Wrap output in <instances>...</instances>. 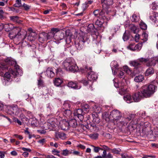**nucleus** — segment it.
<instances>
[{"label":"nucleus","instance_id":"1","mask_svg":"<svg viewBox=\"0 0 158 158\" xmlns=\"http://www.w3.org/2000/svg\"><path fill=\"white\" fill-rule=\"evenodd\" d=\"M5 27L9 28L10 30H12L9 34V36L10 39L17 40L19 43L26 38L27 31L21 28L17 27H15L11 24H6Z\"/></svg>","mask_w":158,"mask_h":158},{"label":"nucleus","instance_id":"2","mask_svg":"<svg viewBox=\"0 0 158 158\" xmlns=\"http://www.w3.org/2000/svg\"><path fill=\"white\" fill-rule=\"evenodd\" d=\"M157 88V87L153 84L148 85H145L142 87V92L144 97L145 98H149L155 92Z\"/></svg>","mask_w":158,"mask_h":158},{"label":"nucleus","instance_id":"3","mask_svg":"<svg viewBox=\"0 0 158 158\" xmlns=\"http://www.w3.org/2000/svg\"><path fill=\"white\" fill-rule=\"evenodd\" d=\"M92 67H88L87 66H85L83 68V70L85 71L88 73L87 77L88 79L90 81L92 80H95L98 78V77L95 73L92 71Z\"/></svg>","mask_w":158,"mask_h":158},{"label":"nucleus","instance_id":"4","mask_svg":"<svg viewBox=\"0 0 158 158\" xmlns=\"http://www.w3.org/2000/svg\"><path fill=\"white\" fill-rule=\"evenodd\" d=\"M110 115L111 116V118H113V120L114 122L117 121L122 117L121 112L117 110H114L111 111Z\"/></svg>","mask_w":158,"mask_h":158},{"label":"nucleus","instance_id":"5","mask_svg":"<svg viewBox=\"0 0 158 158\" xmlns=\"http://www.w3.org/2000/svg\"><path fill=\"white\" fill-rule=\"evenodd\" d=\"M7 112L10 115L14 114L17 115L19 113L18 107L17 105L8 106L7 107Z\"/></svg>","mask_w":158,"mask_h":158},{"label":"nucleus","instance_id":"6","mask_svg":"<svg viewBox=\"0 0 158 158\" xmlns=\"http://www.w3.org/2000/svg\"><path fill=\"white\" fill-rule=\"evenodd\" d=\"M14 66L15 70L11 71V74L15 77L21 76L22 74V70L19 69V66L17 65L16 63V64L14 65Z\"/></svg>","mask_w":158,"mask_h":158},{"label":"nucleus","instance_id":"7","mask_svg":"<svg viewBox=\"0 0 158 158\" xmlns=\"http://www.w3.org/2000/svg\"><path fill=\"white\" fill-rule=\"evenodd\" d=\"M143 94L142 90L140 91L135 93L132 95V100L135 102L139 101L142 98L144 97Z\"/></svg>","mask_w":158,"mask_h":158},{"label":"nucleus","instance_id":"8","mask_svg":"<svg viewBox=\"0 0 158 158\" xmlns=\"http://www.w3.org/2000/svg\"><path fill=\"white\" fill-rule=\"evenodd\" d=\"M86 31L88 33H91L96 35H98L99 34L98 29L95 28L94 25L93 24H89L88 25Z\"/></svg>","mask_w":158,"mask_h":158},{"label":"nucleus","instance_id":"9","mask_svg":"<svg viewBox=\"0 0 158 158\" xmlns=\"http://www.w3.org/2000/svg\"><path fill=\"white\" fill-rule=\"evenodd\" d=\"M112 71L114 74H117L118 77L121 78H123L124 77V73L121 70V69L115 67L112 69Z\"/></svg>","mask_w":158,"mask_h":158},{"label":"nucleus","instance_id":"10","mask_svg":"<svg viewBox=\"0 0 158 158\" xmlns=\"http://www.w3.org/2000/svg\"><path fill=\"white\" fill-rule=\"evenodd\" d=\"M124 69H125V71H126L127 73L129 74L130 73V74L132 77L138 76V75H137L138 73L139 72V71L138 70L137 68H135L133 71L131 72L130 69L127 66H125L124 67Z\"/></svg>","mask_w":158,"mask_h":158},{"label":"nucleus","instance_id":"11","mask_svg":"<svg viewBox=\"0 0 158 158\" xmlns=\"http://www.w3.org/2000/svg\"><path fill=\"white\" fill-rule=\"evenodd\" d=\"M45 73L46 76L50 78L53 77L55 75V73L53 71V69L51 67L48 68L45 72Z\"/></svg>","mask_w":158,"mask_h":158},{"label":"nucleus","instance_id":"12","mask_svg":"<svg viewBox=\"0 0 158 158\" xmlns=\"http://www.w3.org/2000/svg\"><path fill=\"white\" fill-rule=\"evenodd\" d=\"M64 37V31L60 30L55 35L54 39L57 41H59L63 39Z\"/></svg>","mask_w":158,"mask_h":158},{"label":"nucleus","instance_id":"13","mask_svg":"<svg viewBox=\"0 0 158 158\" xmlns=\"http://www.w3.org/2000/svg\"><path fill=\"white\" fill-rule=\"evenodd\" d=\"M55 136L56 138L55 140H57L59 139L64 140L66 138V134L65 133L59 132H55Z\"/></svg>","mask_w":158,"mask_h":158},{"label":"nucleus","instance_id":"14","mask_svg":"<svg viewBox=\"0 0 158 158\" xmlns=\"http://www.w3.org/2000/svg\"><path fill=\"white\" fill-rule=\"evenodd\" d=\"M67 86L69 87L75 89H79L81 87V86L79 85V84L76 83V82H73L72 81L69 82Z\"/></svg>","mask_w":158,"mask_h":158},{"label":"nucleus","instance_id":"15","mask_svg":"<svg viewBox=\"0 0 158 158\" xmlns=\"http://www.w3.org/2000/svg\"><path fill=\"white\" fill-rule=\"evenodd\" d=\"M104 23V21L102 19H97L95 22V24L98 26L97 27L99 29V27L101 28V29L100 30V32H102L104 29V27L103 26V24Z\"/></svg>","mask_w":158,"mask_h":158},{"label":"nucleus","instance_id":"16","mask_svg":"<svg viewBox=\"0 0 158 158\" xmlns=\"http://www.w3.org/2000/svg\"><path fill=\"white\" fill-rule=\"evenodd\" d=\"M60 126L63 130H67L68 129L69 126L68 122L63 121L60 123Z\"/></svg>","mask_w":158,"mask_h":158},{"label":"nucleus","instance_id":"17","mask_svg":"<svg viewBox=\"0 0 158 158\" xmlns=\"http://www.w3.org/2000/svg\"><path fill=\"white\" fill-rule=\"evenodd\" d=\"M135 117L134 114H131L129 115L126 118H124V120L121 122V124L123 125H127L128 122L131 120L133 119Z\"/></svg>","mask_w":158,"mask_h":158},{"label":"nucleus","instance_id":"18","mask_svg":"<svg viewBox=\"0 0 158 158\" xmlns=\"http://www.w3.org/2000/svg\"><path fill=\"white\" fill-rule=\"evenodd\" d=\"M150 18L153 22L156 23L158 21V13L155 12H152L150 16Z\"/></svg>","mask_w":158,"mask_h":158},{"label":"nucleus","instance_id":"19","mask_svg":"<svg viewBox=\"0 0 158 158\" xmlns=\"http://www.w3.org/2000/svg\"><path fill=\"white\" fill-rule=\"evenodd\" d=\"M72 63V62L69 60H65L62 64L63 66L66 70H68L69 68L71 65Z\"/></svg>","mask_w":158,"mask_h":158},{"label":"nucleus","instance_id":"20","mask_svg":"<svg viewBox=\"0 0 158 158\" xmlns=\"http://www.w3.org/2000/svg\"><path fill=\"white\" fill-rule=\"evenodd\" d=\"M63 81L62 79L60 78H55L53 81V82L55 85L57 87L60 86L63 83Z\"/></svg>","mask_w":158,"mask_h":158},{"label":"nucleus","instance_id":"21","mask_svg":"<svg viewBox=\"0 0 158 158\" xmlns=\"http://www.w3.org/2000/svg\"><path fill=\"white\" fill-rule=\"evenodd\" d=\"M130 64L132 66L135 67V68H137L138 67H139L141 64L138 61V59L136 60L132 61L130 62Z\"/></svg>","mask_w":158,"mask_h":158},{"label":"nucleus","instance_id":"22","mask_svg":"<svg viewBox=\"0 0 158 158\" xmlns=\"http://www.w3.org/2000/svg\"><path fill=\"white\" fill-rule=\"evenodd\" d=\"M78 68V67L77 65L73 62L71 64V65L69 68L68 70L75 72L77 71Z\"/></svg>","mask_w":158,"mask_h":158},{"label":"nucleus","instance_id":"23","mask_svg":"<svg viewBox=\"0 0 158 158\" xmlns=\"http://www.w3.org/2000/svg\"><path fill=\"white\" fill-rule=\"evenodd\" d=\"M156 64V60L155 59H151L148 58V60L146 64L147 66H154Z\"/></svg>","mask_w":158,"mask_h":158},{"label":"nucleus","instance_id":"24","mask_svg":"<svg viewBox=\"0 0 158 158\" xmlns=\"http://www.w3.org/2000/svg\"><path fill=\"white\" fill-rule=\"evenodd\" d=\"M5 61L7 64L10 65H14L16 62L10 58H7L5 59Z\"/></svg>","mask_w":158,"mask_h":158},{"label":"nucleus","instance_id":"25","mask_svg":"<svg viewBox=\"0 0 158 158\" xmlns=\"http://www.w3.org/2000/svg\"><path fill=\"white\" fill-rule=\"evenodd\" d=\"M92 116L93 118V121L96 123H99L100 122V118L97 113L93 114Z\"/></svg>","mask_w":158,"mask_h":158},{"label":"nucleus","instance_id":"26","mask_svg":"<svg viewBox=\"0 0 158 158\" xmlns=\"http://www.w3.org/2000/svg\"><path fill=\"white\" fill-rule=\"evenodd\" d=\"M78 41H79V42H81L84 44L85 42H87V43H88L89 42V38L86 36L80 37L78 38Z\"/></svg>","mask_w":158,"mask_h":158},{"label":"nucleus","instance_id":"27","mask_svg":"<svg viewBox=\"0 0 158 158\" xmlns=\"http://www.w3.org/2000/svg\"><path fill=\"white\" fill-rule=\"evenodd\" d=\"M154 73V70L151 67L149 68L146 71L145 74L146 76H148L152 75Z\"/></svg>","mask_w":158,"mask_h":158},{"label":"nucleus","instance_id":"28","mask_svg":"<svg viewBox=\"0 0 158 158\" xmlns=\"http://www.w3.org/2000/svg\"><path fill=\"white\" fill-rule=\"evenodd\" d=\"M68 123L69 126L72 127L73 128L76 127L77 125V121L75 119L70 120Z\"/></svg>","mask_w":158,"mask_h":158},{"label":"nucleus","instance_id":"29","mask_svg":"<svg viewBox=\"0 0 158 158\" xmlns=\"http://www.w3.org/2000/svg\"><path fill=\"white\" fill-rule=\"evenodd\" d=\"M144 80V77L142 75L136 76L134 78V81L136 82H142Z\"/></svg>","mask_w":158,"mask_h":158},{"label":"nucleus","instance_id":"30","mask_svg":"<svg viewBox=\"0 0 158 158\" xmlns=\"http://www.w3.org/2000/svg\"><path fill=\"white\" fill-rule=\"evenodd\" d=\"M123 99L128 103H130L133 102L131 96L130 94H127L124 96Z\"/></svg>","mask_w":158,"mask_h":158},{"label":"nucleus","instance_id":"31","mask_svg":"<svg viewBox=\"0 0 158 158\" xmlns=\"http://www.w3.org/2000/svg\"><path fill=\"white\" fill-rule=\"evenodd\" d=\"M130 29L134 34L137 33L139 30V29L133 24H131L130 26Z\"/></svg>","mask_w":158,"mask_h":158},{"label":"nucleus","instance_id":"32","mask_svg":"<svg viewBox=\"0 0 158 158\" xmlns=\"http://www.w3.org/2000/svg\"><path fill=\"white\" fill-rule=\"evenodd\" d=\"M81 82L84 85H87L88 84L89 85V89L90 90H93L92 87H91V85L92 84V82L91 81H86L85 80H83L81 81Z\"/></svg>","mask_w":158,"mask_h":158},{"label":"nucleus","instance_id":"33","mask_svg":"<svg viewBox=\"0 0 158 158\" xmlns=\"http://www.w3.org/2000/svg\"><path fill=\"white\" fill-rule=\"evenodd\" d=\"M47 33L43 32L41 33L40 35L39 36V39L40 40L44 41L47 39Z\"/></svg>","mask_w":158,"mask_h":158},{"label":"nucleus","instance_id":"34","mask_svg":"<svg viewBox=\"0 0 158 158\" xmlns=\"http://www.w3.org/2000/svg\"><path fill=\"white\" fill-rule=\"evenodd\" d=\"M82 109L85 113L88 112L89 110V106L88 104H86L82 106Z\"/></svg>","mask_w":158,"mask_h":158},{"label":"nucleus","instance_id":"35","mask_svg":"<svg viewBox=\"0 0 158 158\" xmlns=\"http://www.w3.org/2000/svg\"><path fill=\"white\" fill-rule=\"evenodd\" d=\"M75 45L76 48L78 50L81 49L84 46V44H83L81 42H79V41L77 42H75Z\"/></svg>","mask_w":158,"mask_h":158},{"label":"nucleus","instance_id":"36","mask_svg":"<svg viewBox=\"0 0 158 158\" xmlns=\"http://www.w3.org/2000/svg\"><path fill=\"white\" fill-rule=\"evenodd\" d=\"M42 76L40 75L38 80V85L39 87L44 86V82L43 80L42 79Z\"/></svg>","mask_w":158,"mask_h":158},{"label":"nucleus","instance_id":"37","mask_svg":"<svg viewBox=\"0 0 158 158\" xmlns=\"http://www.w3.org/2000/svg\"><path fill=\"white\" fill-rule=\"evenodd\" d=\"M131 19L133 22H137L139 20V17L136 14H134L132 16Z\"/></svg>","mask_w":158,"mask_h":158},{"label":"nucleus","instance_id":"38","mask_svg":"<svg viewBox=\"0 0 158 158\" xmlns=\"http://www.w3.org/2000/svg\"><path fill=\"white\" fill-rule=\"evenodd\" d=\"M110 114H109L108 112H105L102 114V116L103 118L106 119L107 118L109 120L111 118V116Z\"/></svg>","mask_w":158,"mask_h":158},{"label":"nucleus","instance_id":"39","mask_svg":"<svg viewBox=\"0 0 158 158\" xmlns=\"http://www.w3.org/2000/svg\"><path fill=\"white\" fill-rule=\"evenodd\" d=\"M85 113L84 112L82 113V114H78L77 115H74L75 117H77L81 121L83 120L84 118Z\"/></svg>","mask_w":158,"mask_h":158},{"label":"nucleus","instance_id":"40","mask_svg":"<svg viewBox=\"0 0 158 158\" xmlns=\"http://www.w3.org/2000/svg\"><path fill=\"white\" fill-rule=\"evenodd\" d=\"M138 61H139L140 63H146L147 64L148 61V58H144L143 57H141L138 59Z\"/></svg>","mask_w":158,"mask_h":158},{"label":"nucleus","instance_id":"41","mask_svg":"<svg viewBox=\"0 0 158 158\" xmlns=\"http://www.w3.org/2000/svg\"><path fill=\"white\" fill-rule=\"evenodd\" d=\"M47 37L46 40L51 39L53 38L54 39V36H55V35H54L53 33H52L51 31L48 33H47Z\"/></svg>","mask_w":158,"mask_h":158},{"label":"nucleus","instance_id":"42","mask_svg":"<svg viewBox=\"0 0 158 158\" xmlns=\"http://www.w3.org/2000/svg\"><path fill=\"white\" fill-rule=\"evenodd\" d=\"M60 31L58 28H53L51 29L50 31L55 35Z\"/></svg>","mask_w":158,"mask_h":158},{"label":"nucleus","instance_id":"43","mask_svg":"<svg viewBox=\"0 0 158 158\" xmlns=\"http://www.w3.org/2000/svg\"><path fill=\"white\" fill-rule=\"evenodd\" d=\"M84 112L82 109H78L74 110L73 114L74 115H77L78 114H82Z\"/></svg>","mask_w":158,"mask_h":158},{"label":"nucleus","instance_id":"44","mask_svg":"<svg viewBox=\"0 0 158 158\" xmlns=\"http://www.w3.org/2000/svg\"><path fill=\"white\" fill-rule=\"evenodd\" d=\"M140 28L143 30H145L147 28L146 24L143 22H141L140 23Z\"/></svg>","mask_w":158,"mask_h":158},{"label":"nucleus","instance_id":"45","mask_svg":"<svg viewBox=\"0 0 158 158\" xmlns=\"http://www.w3.org/2000/svg\"><path fill=\"white\" fill-rule=\"evenodd\" d=\"M98 134L96 133L91 134L89 135V136L90 137L94 139H96L98 137Z\"/></svg>","mask_w":158,"mask_h":158},{"label":"nucleus","instance_id":"46","mask_svg":"<svg viewBox=\"0 0 158 158\" xmlns=\"http://www.w3.org/2000/svg\"><path fill=\"white\" fill-rule=\"evenodd\" d=\"M7 68L6 65L1 64L0 65V72H2L3 71L6 70Z\"/></svg>","mask_w":158,"mask_h":158},{"label":"nucleus","instance_id":"47","mask_svg":"<svg viewBox=\"0 0 158 158\" xmlns=\"http://www.w3.org/2000/svg\"><path fill=\"white\" fill-rule=\"evenodd\" d=\"M22 6L23 7L25 10L26 11L28 10L31 7V6H29L25 3L23 4Z\"/></svg>","mask_w":158,"mask_h":158},{"label":"nucleus","instance_id":"48","mask_svg":"<svg viewBox=\"0 0 158 158\" xmlns=\"http://www.w3.org/2000/svg\"><path fill=\"white\" fill-rule=\"evenodd\" d=\"M121 151V149H117L116 148H114L111 149V152L114 153L115 154H119Z\"/></svg>","mask_w":158,"mask_h":158},{"label":"nucleus","instance_id":"49","mask_svg":"<svg viewBox=\"0 0 158 158\" xmlns=\"http://www.w3.org/2000/svg\"><path fill=\"white\" fill-rule=\"evenodd\" d=\"M92 147H94V151L95 152H99V150H103V149L102 148H101L98 147H95L94 145H92Z\"/></svg>","mask_w":158,"mask_h":158},{"label":"nucleus","instance_id":"50","mask_svg":"<svg viewBox=\"0 0 158 158\" xmlns=\"http://www.w3.org/2000/svg\"><path fill=\"white\" fill-rule=\"evenodd\" d=\"M65 35L67 36H70V37L72 38V35H71L70 31L68 30L64 31Z\"/></svg>","mask_w":158,"mask_h":158},{"label":"nucleus","instance_id":"51","mask_svg":"<svg viewBox=\"0 0 158 158\" xmlns=\"http://www.w3.org/2000/svg\"><path fill=\"white\" fill-rule=\"evenodd\" d=\"M52 152L54 155H56L58 156H60V155L59 154V153H60V151L56 150L55 149H53V150L52 151Z\"/></svg>","mask_w":158,"mask_h":158},{"label":"nucleus","instance_id":"52","mask_svg":"<svg viewBox=\"0 0 158 158\" xmlns=\"http://www.w3.org/2000/svg\"><path fill=\"white\" fill-rule=\"evenodd\" d=\"M10 19L13 21L15 22H18L19 20V17L17 16H13L10 17Z\"/></svg>","mask_w":158,"mask_h":158},{"label":"nucleus","instance_id":"53","mask_svg":"<svg viewBox=\"0 0 158 158\" xmlns=\"http://www.w3.org/2000/svg\"><path fill=\"white\" fill-rule=\"evenodd\" d=\"M151 7L152 9L153 10L158 9V5H157L155 2L152 3L151 5Z\"/></svg>","mask_w":158,"mask_h":158},{"label":"nucleus","instance_id":"54","mask_svg":"<svg viewBox=\"0 0 158 158\" xmlns=\"http://www.w3.org/2000/svg\"><path fill=\"white\" fill-rule=\"evenodd\" d=\"M142 36L144 41H146L148 40V35L146 33L144 32L142 34Z\"/></svg>","mask_w":158,"mask_h":158},{"label":"nucleus","instance_id":"55","mask_svg":"<svg viewBox=\"0 0 158 158\" xmlns=\"http://www.w3.org/2000/svg\"><path fill=\"white\" fill-rule=\"evenodd\" d=\"M69 153L71 154V153H72V152H69V151L68 150L65 149V150H64L63 151V152L62 153V154L64 156H66L68 155Z\"/></svg>","mask_w":158,"mask_h":158},{"label":"nucleus","instance_id":"56","mask_svg":"<svg viewBox=\"0 0 158 158\" xmlns=\"http://www.w3.org/2000/svg\"><path fill=\"white\" fill-rule=\"evenodd\" d=\"M123 38L124 41H126L129 39V36L127 34L126 32L124 33L123 36Z\"/></svg>","mask_w":158,"mask_h":158},{"label":"nucleus","instance_id":"57","mask_svg":"<svg viewBox=\"0 0 158 158\" xmlns=\"http://www.w3.org/2000/svg\"><path fill=\"white\" fill-rule=\"evenodd\" d=\"M28 35L31 37H32L33 39L34 40L36 35L35 32H31L29 33Z\"/></svg>","mask_w":158,"mask_h":158},{"label":"nucleus","instance_id":"58","mask_svg":"<svg viewBox=\"0 0 158 158\" xmlns=\"http://www.w3.org/2000/svg\"><path fill=\"white\" fill-rule=\"evenodd\" d=\"M64 113L66 115V116H69L71 113V111L69 110H65Z\"/></svg>","mask_w":158,"mask_h":158},{"label":"nucleus","instance_id":"59","mask_svg":"<svg viewBox=\"0 0 158 158\" xmlns=\"http://www.w3.org/2000/svg\"><path fill=\"white\" fill-rule=\"evenodd\" d=\"M140 38V35L139 34L137 33L136 34V35L135 36V41L137 42L139 41V40Z\"/></svg>","mask_w":158,"mask_h":158},{"label":"nucleus","instance_id":"60","mask_svg":"<svg viewBox=\"0 0 158 158\" xmlns=\"http://www.w3.org/2000/svg\"><path fill=\"white\" fill-rule=\"evenodd\" d=\"M10 73H10L9 72H6L4 74V77L8 79L10 78Z\"/></svg>","mask_w":158,"mask_h":158},{"label":"nucleus","instance_id":"61","mask_svg":"<svg viewBox=\"0 0 158 158\" xmlns=\"http://www.w3.org/2000/svg\"><path fill=\"white\" fill-rule=\"evenodd\" d=\"M88 2H85V3H84L82 5V9L83 10H85L88 7L87 5Z\"/></svg>","mask_w":158,"mask_h":158},{"label":"nucleus","instance_id":"62","mask_svg":"<svg viewBox=\"0 0 158 158\" xmlns=\"http://www.w3.org/2000/svg\"><path fill=\"white\" fill-rule=\"evenodd\" d=\"M78 35V32L77 31H75L74 33V35H72V38L76 39L77 38Z\"/></svg>","mask_w":158,"mask_h":158},{"label":"nucleus","instance_id":"63","mask_svg":"<svg viewBox=\"0 0 158 158\" xmlns=\"http://www.w3.org/2000/svg\"><path fill=\"white\" fill-rule=\"evenodd\" d=\"M106 150H104L103 152V154L102 155V157L103 158H106Z\"/></svg>","mask_w":158,"mask_h":158},{"label":"nucleus","instance_id":"64","mask_svg":"<svg viewBox=\"0 0 158 158\" xmlns=\"http://www.w3.org/2000/svg\"><path fill=\"white\" fill-rule=\"evenodd\" d=\"M14 120L15 121V122H17V123L19 125H21V124H22V123H21V122L19 120L18 118H15L14 119Z\"/></svg>","mask_w":158,"mask_h":158}]
</instances>
